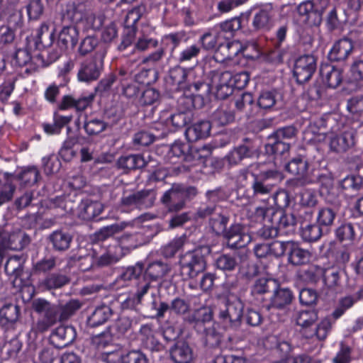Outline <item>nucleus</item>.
I'll use <instances>...</instances> for the list:
<instances>
[{
  "label": "nucleus",
  "instance_id": "f257e3e1",
  "mask_svg": "<svg viewBox=\"0 0 363 363\" xmlns=\"http://www.w3.org/2000/svg\"><path fill=\"white\" fill-rule=\"evenodd\" d=\"M294 319L307 337H315L318 340H325L332 327L329 318H324L318 322V312L313 308L297 311L294 315Z\"/></svg>",
  "mask_w": 363,
  "mask_h": 363
},
{
  "label": "nucleus",
  "instance_id": "f03ea898",
  "mask_svg": "<svg viewBox=\"0 0 363 363\" xmlns=\"http://www.w3.org/2000/svg\"><path fill=\"white\" fill-rule=\"evenodd\" d=\"M40 178V172L35 166H28L15 175L0 171V206L11 201L16 191V182L24 186L35 184Z\"/></svg>",
  "mask_w": 363,
  "mask_h": 363
},
{
  "label": "nucleus",
  "instance_id": "7ed1b4c3",
  "mask_svg": "<svg viewBox=\"0 0 363 363\" xmlns=\"http://www.w3.org/2000/svg\"><path fill=\"white\" fill-rule=\"evenodd\" d=\"M179 274L184 279H194L206 269V261L200 250L189 251L179 257Z\"/></svg>",
  "mask_w": 363,
  "mask_h": 363
},
{
  "label": "nucleus",
  "instance_id": "20e7f679",
  "mask_svg": "<svg viewBox=\"0 0 363 363\" xmlns=\"http://www.w3.org/2000/svg\"><path fill=\"white\" fill-rule=\"evenodd\" d=\"M356 130L354 128L342 123L337 128H333L328 135L329 145L331 150L344 152L355 144Z\"/></svg>",
  "mask_w": 363,
  "mask_h": 363
},
{
  "label": "nucleus",
  "instance_id": "39448f33",
  "mask_svg": "<svg viewBox=\"0 0 363 363\" xmlns=\"http://www.w3.org/2000/svg\"><path fill=\"white\" fill-rule=\"evenodd\" d=\"M243 308V303L238 298L219 304L218 317L224 328H234L240 325Z\"/></svg>",
  "mask_w": 363,
  "mask_h": 363
},
{
  "label": "nucleus",
  "instance_id": "423d86ee",
  "mask_svg": "<svg viewBox=\"0 0 363 363\" xmlns=\"http://www.w3.org/2000/svg\"><path fill=\"white\" fill-rule=\"evenodd\" d=\"M253 177L252 188L255 195H266L271 193L284 178L282 174L277 170L262 172L259 174H253Z\"/></svg>",
  "mask_w": 363,
  "mask_h": 363
},
{
  "label": "nucleus",
  "instance_id": "0eeeda50",
  "mask_svg": "<svg viewBox=\"0 0 363 363\" xmlns=\"http://www.w3.org/2000/svg\"><path fill=\"white\" fill-rule=\"evenodd\" d=\"M33 310L38 313L43 314L44 318L37 323L38 330L45 331L54 325L57 320V307L50 304L43 298L35 299L32 303Z\"/></svg>",
  "mask_w": 363,
  "mask_h": 363
},
{
  "label": "nucleus",
  "instance_id": "6e6552de",
  "mask_svg": "<svg viewBox=\"0 0 363 363\" xmlns=\"http://www.w3.org/2000/svg\"><path fill=\"white\" fill-rule=\"evenodd\" d=\"M1 245L4 250H21L29 243V238L19 228L12 230L10 225H6L5 229L0 231Z\"/></svg>",
  "mask_w": 363,
  "mask_h": 363
},
{
  "label": "nucleus",
  "instance_id": "1a4fd4ad",
  "mask_svg": "<svg viewBox=\"0 0 363 363\" xmlns=\"http://www.w3.org/2000/svg\"><path fill=\"white\" fill-rule=\"evenodd\" d=\"M252 49L258 54L259 50L257 45L253 43H248L243 45L240 41L233 40L226 43H221L219 45L216 50V55L218 58L220 55L223 58L220 60H230L237 56L240 52H242L246 57H253L247 52V50Z\"/></svg>",
  "mask_w": 363,
  "mask_h": 363
},
{
  "label": "nucleus",
  "instance_id": "9d476101",
  "mask_svg": "<svg viewBox=\"0 0 363 363\" xmlns=\"http://www.w3.org/2000/svg\"><path fill=\"white\" fill-rule=\"evenodd\" d=\"M316 69V60L313 55H305L295 62L294 75L297 82L302 84L308 81Z\"/></svg>",
  "mask_w": 363,
  "mask_h": 363
},
{
  "label": "nucleus",
  "instance_id": "9b49d317",
  "mask_svg": "<svg viewBox=\"0 0 363 363\" xmlns=\"http://www.w3.org/2000/svg\"><path fill=\"white\" fill-rule=\"evenodd\" d=\"M223 237L226 240L228 247L230 248L244 247L252 240L251 235L249 233H245L242 225L240 224L232 225L225 232Z\"/></svg>",
  "mask_w": 363,
  "mask_h": 363
},
{
  "label": "nucleus",
  "instance_id": "f8f14e48",
  "mask_svg": "<svg viewBox=\"0 0 363 363\" xmlns=\"http://www.w3.org/2000/svg\"><path fill=\"white\" fill-rule=\"evenodd\" d=\"M286 170L296 177V183L305 185L312 183L313 179L308 174V162L302 157L291 160L286 166Z\"/></svg>",
  "mask_w": 363,
  "mask_h": 363
},
{
  "label": "nucleus",
  "instance_id": "ddd939ff",
  "mask_svg": "<svg viewBox=\"0 0 363 363\" xmlns=\"http://www.w3.org/2000/svg\"><path fill=\"white\" fill-rule=\"evenodd\" d=\"M162 201L170 211H177L183 208L186 201L182 192V185L173 184L172 188L164 194Z\"/></svg>",
  "mask_w": 363,
  "mask_h": 363
},
{
  "label": "nucleus",
  "instance_id": "4468645a",
  "mask_svg": "<svg viewBox=\"0 0 363 363\" xmlns=\"http://www.w3.org/2000/svg\"><path fill=\"white\" fill-rule=\"evenodd\" d=\"M213 82L216 89V96L219 99H225L233 92V74L226 71L215 76Z\"/></svg>",
  "mask_w": 363,
  "mask_h": 363
},
{
  "label": "nucleus",
  "instance_id": "2eb2a0df",
  "mask_svg": "<svg viewBox=\"0 0 363 363\" xmlns=\"http://www.w3.org/2000/svg\"><path fill=\"white\" fill-rule=\"evenodd\" d=\"M145 229L143 228L141 230L133 234H125L121 236L120 239L121 251L125 249L128 251L135 249L136 247L143 245L150 240V236L145 235Z\"/></svg>",
  "mask_w": 363,
  "mask_h": 363
},
{
  "label": "nucleus",
  "instance_id": "dca6fc26",
  "mask_svg": "<svg viewBox=\"0 0 363 363\" xmlns=\"http://www.w3.org/2000/svg\"><path fill=\"white\" fill-rule=\"evenodd\" d=\"M298 13L303 17V21L309 26H318L321 22V14L314 9L311 1H305L300 4L297 8Z\"/></svg>",
  "mask_w": 363,
  "mask_h": 363
},
{
  "label": "nucleus",
  "instance_id": "f3484780",
  "mask_svg": "<svg viewBox=\"0 0 363 363\" xmlns=\"http://www.w3.org/2000/svg\"><path fill=\"white\" fill-rule=\"evenodd\" d=\"M211 129V123L208 121H201L188 127L185 135L189 142H196L209 136Z\"/></svg>",
  "mask_w": 363,
  "mask_h": 363
},
{
  "label": "nucleus",
  "instance_id": "a211bd4d",
  "mask_svg": "<svg viewBox=\"0 0 363 363\" xmlns=\"http://www.w3.org/2000/svg\"><path fill=\"white\" fill-rule=\"evenodd\" d=\"M352 50V41L347 38H343L333 45L329 52L328 57L331 61H343L348 57Z\"/></svg>",
  "mask_w": 363,
  "mask_h": 363
},
{
  "label": "nucleus",
  "instance_id": "6ab92c4d",
  "mask_svg": "<svg viewBox=\"0 0 363 363\" xmlns=\"http://www.w3.org/2000/svg\"><path fill=\"white\" fill-rule=\"evenodd\" d=\"M103 210L104 206L101 203L85 199L79 205L78 215L83 220H90L100 215Z\"/></svg>",
  "mask_w": 363,
  "mask_h": 363
},
{
  "label": "nucleus",
  "instance_id": "aec40b11",
  "mask_svg": "<svg viewBox=\"0 0 363 363\" xmlns=\"http://www.w3.org/2000/svg\"><path fill=\"white\" fill-rule=\"evenodd\" d=\"M172 359L175 363H191L194 359V353L189 345L179 341L170 350Z\"/></svg>",
  "mask_w": 363,
  "mask_h": 363
},
{
  "label": "nucleus",
  "instance_id": "412c9836",
  "mask_svg": "<svg viewBox=\"0 0 363 363\" xmlns=\"http://www.w3.org/2000/svg\"><path fill=\"white\" fill-rule=\"evenodd\" d=\"M193 118L191 111L178 112L174 114L165 111L162 113L161 120L164 121L167 126L172 125L174 129L184 127Z\"/></svg>",
  "mask_w": 363,
  "mask_h": 363
},
{
  "label": "nucleus",
  "instance_id": "4be33fe9",
  "mask_svg": "<svg viewBox=\"0 0 363 363\" xmlns=\"http://www.w3.org/2000/svg\"><path fill=\"white\" fill-rule=\"evenodd\" d=\"M101 74V67L94 61L82 64L77 74L79 81L86 83L96 80Z\"/></svg>",
  "mask_w": 363,
  "mask_h": 363
},
{
  "label": "nucleus",
  "instance_id": "5701e85b",
  "mask_svg": "<svg viewBox=\"0 0 363 363\" xmlns=\"http://www.w3.org/2000/svg\"><path fill=\"white\" fill-rule=\"evenodd\" d=\"M293 299V293L289 288L277 287L270 299V306L281 309L289 305Z\"/></svg>",
  "mask_w": 363,
  "mask_h": 363
},
{
  "label": "nucleus",
  "instance_id": "b1692460",
  "mask_svg": "<svg viewBox=\"0 0 363 363\" xmlns=\"http://www.w3.org/2000/svg\"><path fill=\"white\" fill-rule=\"evenodd\" d=\"M23 25V19L21 13H15L9 21V26H4L0 28V39L4 43H10L14 39V30L12 26L15 28H21Z\"/></svg>",
  "mask_w": 363,
  "mask_h": 363
},
{
  "label": "nucleus",
  "instance_id": "393cba45",
  "mask_svg": "<svg viewBox=\"0 0 363 363\" xmlns=\"http://www.w3.org/2000/svg\"><path fill=\"white\" fill-rule=\"evenodd\" d=\"M25 259L22 256H12L9 257L5 264V272L15 282L20 278L23 269Z\"/></svg>",
  "mask_w": 363,
  "mask_h": 363
},
{
  "label": "nucleus",
  "instance_id": "a878e982",
  "mask_svg": "<svg viewBox=\"0 0 363 363\" xmlns=\"http://www.w3.org/2000/svg\"><path fill=\"white\" fill-rule=\"evenodd\" d=\"M311 258V252L303 248H301L298 244L293 242V245L290 246L289 250V262L293 265H303L308 264Z\"/></svg>",
  "mask_w": 363,
  "mask_h": 363
},
{
  "label": "nucleus",
  "instance_id": "bb28decb",
  "mask_svg": "<svg viewBox=\"0 0 363 363\" xmlns=\"http://www.w3.org/2000/svg\"><path fill=\"white\" fill-rule=\"evenodd\" d=\"M151 199L149 198V194L146 191H139L123 196L122 204L128 207L143 208L151 205Z\"/></svg>",
  "mask_w": 363,
  "mask_h": 363
},
{
  "label": "nucleus",
  "instance_id": "cd10ccee",
  "mask_svg": "<svg viewBox=\"0 0 363 363\" xmlns=\"http://www.w3.org/2000/svg\"><path fill=\"white\" fill-rule=\"evenodd\" d=\"M281 97L276 90H265L260 93L257 99V105L264 111H272Z\"/></svg>",
  "mask_w": 363,
  "mask_h": 363
},
{
  "label": "nucleus",
  "instance_id": "c85d7f7f",
  "mask_svg": "<svg viewBox=\"0 0 363 363\" xmlns=\"http://www.w3.org/2000/svg\"><path fill=\"white\" fill-rule=\"evenodd\" d=\"M320 73L323 83L330 88H336L342 80L341 70L331 66L322 68Z\"/></svg>",
  "mask_w": 363,
  "mask_h": 363
},
{
  "label": "nucleus",
  "instance_id": "c756f323",
  "mask_svg": "<svg viewBox=\"0 0 363 363\" xmlns=\"http://www.w3.org/2000/svg\"><path fill=\"white\" fill-rule=\"evenodd\" d=\"M79 38V31L74 26L64 27L58 37V43L64 48L71 46L72 48L77 45Z\"/></svg>",
  "mask_w": 363,
  "mask_h": 363
},
{
  "label": "nucleus",
  "instance_id": "7c9ffc66",
  "mask_svg": "<svg viewBox=\"0 0 363 363\" xmlns=\"http://www.w3.org/2000/svg\"><path fill=\"white\" fill-rule=\"evenodd\" d=\"M11 64L16 67L28 66L26 71H31L35 69L33 60L30 55V51L25 49H18L13 54L11 59Z\"/></svg>",
  "mask_w": 363,
  "mask_h": 363
},
{
  "label": "nucleus",
  "instance_id": "2f4dec72",
  "mask_svg": "<svg viewBox=\"0 0 363 363\" xmlns=\"http://www.w3.org/2000/svg\"><path fill=\"white\" fill-rule=\"evenodd\" d=\"M118 167L124 170L142 168L145 165V161L140 155L121 156L117 162Z\"/></svg>",
  "mask_w": 363,
  "mask_h": 363
},
{
  "label": "nucleus",
  "instance_id": "473e14b6",
  "mask_svg": "<svg viewBox=\"0 0 363 363\" xmlns=\"http://www.w3.org/2000/svg\"><path fill=\"white\" fill-rule=\"evenodd\" d=\"M169 271V266L161 261H156L148 264L145 276L152 281L162 278Z\"/></svg>",
  "mask_w": 363,
  "mask_h": 363
},
{
  "label": "nucleus",
  "instance_id": "72a5a7b5",
  "mask_svg": "<svg viewBox=\"0 0 363 363\" xmlns=\"http://www.w3.org/2000/svg\"><path fill=\"white\" fill-rule=\"evenodd\" d=\"M277 218V229L279 234L287 235L294 231L296 218L294 214L282 212Z\"/></svg>",
  "mask_w": 363,
  "mask_h": 363
},
{
  "label": "nucleus",
  "instance_id": "f704fd0d",
  "mask_svg": "<svg viewBox=\"0 0 363 363\" xmlns=\"http://www.w3.org/2000/svg\"><path fill=\"white\" fill-rule=\"evenodd\" d=\"M111 315V309L107 306L97 307L88 318L87 323L91 327H96L104 323Z\"/></svg>",
  "mask_w": 363,
  "mask_h": 363
},
{
  "label": "nucleus",
  "instance_id": "c9c22d12",
  "mask_svg": "<svg viewBox=\"0 0 363 363\" xmlns=\"http://www.w3.org/2000/svg\"><path fill=\"white\" fill-rule=\"evenodd\" d=\"M107 123L102 119L86 117L84 122L85 132L90 136L96 135L104 131Z\"/></svg>",
  "mask_w": 363,
  "mask_h": 363
},
{
  "label": "nucleus",
  "instance_id": "e433bc0d",
  "mask_svg": "<svg viewBox=\"0 0 363 363\" xmlns=\"http://www.w3.org/2000/svg\"><path fill=\"white\" fill-rule=\"evenodd\" d=\"M121 248L118 246L110 247L106 252L101 255L97 264L101 267L108 266L116 263L121 257Z\"/></svg>",
  "mask_w": 363,
  "mask_h": 363
},
{
  "label": "nucleus",
  "instance_id": "4c0bfd02",
  "mask_svg": "<svg viewBox=\"0 0 363 363\" xmlns=\"http://www.w3.org/2000/svg\"><path fill=\"white\" fill-rule=\"evenodd\" d=\"M252 153L246 145H240L231 150L226 156L230 164H237L244 158L252 157Z\"/></svg>",
  "mask_w": 363,
  "mask_h": 363
},
{
  "label": "nucleus",
  "instance_id": "58836bf2",
  "mask_svg": "<svg viewBox=\"0 0 363 363\" xmlns=\"http://www.w3.org/2000/svg\"><path fill=\"white\" fill-rule=\"evenodd\" d=\"M233 120L234 115L233 112L223 106L218 108L212 115V122L217 125H225Z\"/></svg>",
  "mask_w": 363,
  "mask_h": 363
},
{
  "label": "nucleus",
  "instance_id": "ea45409f",
  "mask_svg": "<svg viewBox=\"0 0 363 363\" xmlns=\"http://www.w3.org/2000/svg\"><path fill=\"white\" fill-rule=\"evenodd\" d=\"M271 11L268 9L259 11L254 16L252 26L256 30L268 29L271 23Z\"/></svg>",
  "mask_w": 363,
  "mask_h": 363
},
{
  "label": "nucleus",
  "instance_id": "a19ab883",
  "mask_svg": "<svg viewBox=\"0 0 363 363\" xmlns=\"http://www.w3.org/2000/svg\"><path fill=\"white\" fill-rule=\"evenodd\" d=\"M50 240L54 247L58 250H65L69 247L71 236L62 231H55L50 235Z\"/></svg>",
  "mask_w": 363,
  "mask_h": 363
},
{
  "label": "nucleus",
  "instance_id": "79ce46f5",
  "mask_svg": "<svg viewBox=\"0 0 363 363\" xmlns=\"http://www.w3.org/2000/svg\"><path fill=\"white\" fill-rule=\"evenodd\" d=\"M160 94L154 88H147L140 97L139 103L142 106H156L160 103Z\"/></svg>",
  "mask_w": 363,
  "mask_h": 363
},
{
  "label": "nucleus",
  "instance_id": "37998d69",
  "mask_svg": "<svg viewBox=\"0 0 363 363\" xmlns=\"http://www.w3.org/2000/svg\"><path fill=\"white\" fill-rule=\"evenodd\" d=\"M19 317V308L16 305L6 304L0 309V318L5 320L6 323H13Z\"/></svg>",
  "mask_w": 363,
  "mask_h": 363
},
{
  "label": "nucleus",
  "instance_id": "c03bdc74",
  "mask_svg": "<svg viewBox=\"0 0 363 363\" xmlns=\"http://www.w3.org/2000/svg\"><path fill=\"white\" fill-rule=\"evenodd\" d=\"M322 235V230L320 225L308 224L303 227L301 230L302 238L307 242L317 241Z\"/></svg>",
  "mask_w": 363,
  "mask_h": 363
},
{
  "label": "nucleus",
  "instance_id": "a18cd8bd",
  "mask_svg": "<svg viewBox=\"0 0 363 363\" xmlns=\"http://www.w3.org/2000/svg\"><path fill=\"white\" fill-rule=\"evenodd\" d=\"M189 150L190 145L189 143H185L182 141H176L170 147L168 148L167 155L169 158L182 157L183 160H185V155L187 154V152Z\"/></svg>",
  "mask_w": 363,
  "mask_h": 363
},
{
  "label": "nucleus",
  "instance_id": "49530a36",
  "mask_svg": "<svg viewBox=\"0 0 363 363\" xmlns=\"http://www.w3.org/2000/svg\"><path fill=\"white\" fill-rule=\"evenodd\" d=\"M336 213L330 208L325 207L319 209L317 215V222L319 225L329 226L333 223Z\"/></svg>",
  "mask_w": 363,
  "mask_h": 363
},
{
  "label": "nucleus",
  "instance_id": "de8ad7c7",
  "mask_svg": "<svg viewBox=\"0 0 363 363\" xmlns=\"http://www.w3.org/2000/svg\"><path fill=\"white\" fill-rule=\"evenodd\" d=\"M186 238L181 236L174 238L163 247L162 253L167 257H173L185 244Z\"/></svg>",
  "mask_w": 363,
  "mask_h": 363
},
{
  "label": "nucleus",
  "instance_id": "09e8293b",
  "mask_svg": "<svg viewBox=\"0 0 363 363\" xmlns=\"http://www.w3.org/2000/svg\"><path fill=\"white\" fill-rule=\"evenodd\" d=\"M99 45V40L94 35L85 37L79 43L78 52L82 56H85L92 52Z\"/></svg>",
  "mask_w": 363,
  "mask_h": 363
},
{
  "label": "nucleus",
  "instance_id": "8fccbe9b",
  "mask_svg": "<svg viewBox=\"0 0 363 363\" xmlns=\"http://www.w3.org/2000/svg\"><path fill=\"white\" fill-rule=\"evenodd\" d=\"M216 267L225 272L233 271L238 265V262L234 256L230 255H222L216 259Z\"/></svg>",
  "mask_w": 363,
  "mask_h": 363
},
{
  "label": "nucleus",
  "instance_id": "3c124183",
  "mask_svg": "<svg viewBox=\"0 0 363 363\" xmlns=\"http://www.w3.org/2000/svg\"><path fill=\"white\" fill-rule=\"evenodd\" d=\"M228 218L221 215L220 212H217L210 218V225L212 230L216 233H225L226 225L228 223Z\"/></svg>",
  "mask_w": 363,
  "mask_h": 363
},
{
  "label": "nucleus",
  "instance_id": "603ef678",
  "mask_svg": "<svg viewBox=\"0 0 363 363\" xmlns=\"http://www.w3.org/2000/svg\"><path fill=\"white\" fill-rule=\"evenodd\" d=\"M104 16L102 14L96 15L93 13H86L83 23L86 28L99 30L104 23Z\"/></svg>",
  "mask_w": 363,
  "mask_h": 363
},
{
  "label": "nucleus",
  "instance_id": "864d4df0",
  "mask_svg": "<svg viewBox=\"0 0 363 363\" xmlns=\"http://www.w3.org/2000/svg\"><path fill=\"white\" fill-rule=\"evenodd\" d=\"M67 15L73 23L83 22L86 13L85 6L82 4H72L67 11Z\"/></svg>",
  "mask_w": 363,
  "mask_h": 363
},
{
  "label": "nucleus",
  "instance_id": "5fc2aeb1",
  "mask_svg": "<svg viewBox=\"0 0 363 363\" xmlns=\"http://www.w3.org/2000/svg\"><path fill=\"white\" fill-rule=\"evenodd\" d=\"M347 110L363 121V96L353 97L347 101Z\"/></svg>",
  "mask_w": 363,
  "mask_h": 363
},
{
  "label": "nucleus",
  "instance_id": "6e6d98bb",
  "mask_svg": "<svg viewBox=\"0 0 363 363\" xmlns=\"http://www.w3.org/2000/svg\"><path fill=\"white\" fill-rule=\"evenodd\" d=\"M336 236L341 241H352L355 233L353 226L350 223H345L338 227L336 230Z\"/></svg>",
  "mask_w": 363,
  "mask_h": 363
},
{
  "label": "nucleus",
  "instance_id": "4d7b16f0",
  "mask_svg": "<svg viewBox=\"0 0 363 363\" xmlns=\"http://www.w3.org/2000/svg\"><path fill=\"white\" fill-rule=\"evenodd\" d=\"M269 245L270 255L278 257L284 255L286 251L289 250L290 246L293 245V241H274Z\"/></svg>",
  "mask_w": 363,
  "mask_h": 363
},
{
  "label": "nucleus",
  "instance_id": "13d9d810",
  "mask_svg": "<svg viewBox=\"0 0 363 363\" xmlns=\"http://www.w3.org/2000/svg\"><path fill=\"white\" fill-rule=\"evenodd\" d=\"M81 304L77 300H70L60 308V320L68 319L79 308Z\"/></svg>",
  "mask_w": 363,
  "mask_h": 363
},
{
  "label": "nucleus",
  "instance_id": "bf43d9fd",
  "mask_svg": "<svg viewBox=\"0 0 363 363\" xmlns=\"http://www.w3.org/2000/svg\"><path fill=\"white\" fill-rule=\"evenodd\" d=\"M277 284V282L274 279H267V278H260L256 280L255 282L252 289V293L253 294H263L269 291L270 287V284Z\"/></svg>",
  "mask_w": 363,
  "mask_h": 363
},
{
  "label": "nucleus",
  "instance_id": "052dcab7",
  "mask_svg": "<svg viewBox=\"0 0 363 363\" xmlns=\"http://www.w3.org/2000/svg\"><path fill=\"white\" fill-rule=\"evenodd\" d=\"M274 142L266 145L268 152L282 155L289 152L290 146L288 143L281 140L273 139Z\"/></svg>",
  "mask_w": 363,
  "mask_h": 363
},
{
  "label": "nucleus",
  "instance_id": "680f3d73",
  "mask_svg": "<svg viewBox=\"0 0 363 363\" xmlns=\"http://www.w3.org/2000/svg\"><path fill=\"white\" fill-rule=\"evenodd\" d=\"M68 282V279L65 275L52 274L44 281V285L47 289L60 288Z\"/></svg>",
  "mask_w": 363,
  "mask_h": 363
},
{
  "label": "nucleus",
  "instance_id": "e2e57ef3",
  "mask_svg": "<svg viewBox=\"0 0 363 363\" xmlns=\"http://www.w3.org/2000/svg\"><path fill=\"white\" fill-rule=\"evenodd\" d=\"M26 9L28 18L33 20L38 19L43 12L41 0H30Z\"/></svg>",
  "mask_w": 363,
  "mask_h": 363
},
{
  "label": "nucleus",
  "instance_id": "0e129e2a",
  "mask_svg": "<svg viewBox=\"0 0 363 363\" xmlns=\"http://www.w3.org/2000/svg\"><path fill=\"white\" fill-rule=\"evenodd\" d=\"M150 288V284L145 283L143 284L140 289L138 291L135 296L132 298H128L125 301H124L123 303V308H133L137 304L140 303L143 296L147 294L148 289Z\"/></svg>",
  "mask_w": 363,
  "mask_h": 363
},
{
  "label": "nucleus",
  "instance_id": "69168bd1",
  "mask_svg": "<svg viewBox=\"0 0 363 363\" xmlns=\"http://www.w3.org/2000/svg\"><path fill=\"white\" fill-rule=\"evenodd\" d=\"M38 38L40 43H45L46 45H50L54 39V30L50 32L48 24L43 23L38 30Z\"/></svg>",
  "mask_w": 363,
  "mask_h": 363
},
{
  "label": "nucleus",
  "instance_id": "338daca9",
  "mask_svg": "<svg viewBox=\"0 0 363 363\" xmlns=\"http://www.w3.org/2000/svg\"><path fill=\"white\" fill-rule=\"evenodd\" d=\"M123 363H148L145 355L139 350L127 352L123 359Z\"/></svg>",
  "mask_w": 363,
  "mask_h": 363
},
{
  "label": "nucleus",
  "instance_id": "774afa93",
  "mask_svg": "<svg viewBox=\"0 0 363 363\" xmlns=\"http://www.w3.org/2000/svg\"><path fill=\"white\" fill-rule=\"evenodd\" d=\"M125 354L118 347L113 352H103L101 359L106 363H123V359Z\"/></svg>",
  "mask_w": 363,
  "mask_h": 363
}]
</instances>
